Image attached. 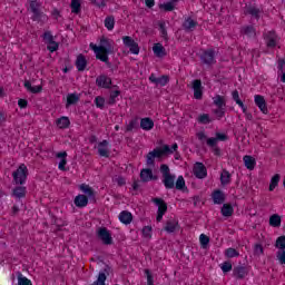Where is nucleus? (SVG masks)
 <instances>
[{
    "instance_id": "50",
    "label": "nucleus",
    "mask_w": 285,
    "mask_h": 285,
    "mask_svg": "<svg viewBox=\"0 0 285 285\" xmlns=\"http://www.w3.org/2000/svg\"><path fill=\"white\" fill-rule=\"evenodd\" d=\"M275 248H279V250H285V236H279L277 239H276V243H275Z\"/></svg>"
},
{
    "instance_id": "39",
    "label": "nucleus",
    "mask_w": 285,
    "mask_h": 285,
    "mask_svg": "<svg viewBox=\"0 0 285 285\" xmlns=\"http://www.w3.org/2000/svg\"><path fill=\"white\" fill-rule=\"evenodd\" d=\"M279 179H282V176L279 174H276L272 177L269 183V193H273L275 190L276 186H279Z\"/></svg>"
},
{
    "instance_id": "19",
    "label": "nucleus",
    "mask_w": 285,
    "mask_h": 285,
    "mask_svg": "<svg viewBox=\"0 0 285 285\" xmlns=\"http://www.w3.org/2000/svg\"><path fill=\"white\" fill-rule=\"evenodd\" d=\"M164 230H166V233H175V230H179V220L176 218L167 220Z\"/></svg>"
},
{
    "instance_id": "9",
    "label": "nucleus",
    "mask_w": 285,
    "mask_h": 285,
    "mask_svg": "<svg viewBox=\"0 0 285 285\" xmlns=\"http://www.w3.org/2000/svg\"><path fill=\"white\" fill-rule=\"evenodd\" d=\"M122 41L126 48H129L132 55H139V43H137L132 37L125 36L122 37Z\"/></svg>"
},
{
    "instance_id": "45",
    "label": "nucleus",
    "mask_w": 285,
    "mask_h": 285,
    "mask_svg": "<svg viewBox=\"0 0 285 285\" xmlns=\"http://www.w3.org/2000/svg\"><path fill=\"white\" fill-rule=\"evenodd\" d=\"M18 277V285H32V281L28 279V277H24L21 272L17 273Z\"/></svg>"
},
{
    "instance_id": "38",
    "label": "nucleus",
    "mask_w": 285,
    "mask_h": 285,
    "mask_svg": "<svg viewBox=\"0 0 285 285\" xmlns=\"http://www.w3.org/2000/svg\"><path fill=\"white\" fill-rule=\"evenodd\" d=\"M79 101V95L77 94H68L66 108H70V106H75Z\"/></svg>"
},
{
    "instance_id": "15",
    "label": "nucleus",
    "mask_w": 285,
    "mask_h": 285,
    "mask_svg": "<svg viewBox=\"0 0 285 285\" xmlns=\"http://www.w3.org/2000/svg\"><path fill=\"white\" fill-rule=\"evenodd\" d=\"M267 48H275L277 46V33L275 31H268L264 35Z\"/></svg>"
},
{
    "instance_id": "49",
    "label": "nucleus",
    "mask_w": 285,
    "mask_h": 285,
    "mask_svg": "<svg viewBox=\"0 0 285 285\" xmlns=\"http://www.w3.org/2000/svg\"><path fill=\"white\" fill-rule=\"evenodd\" d=\"M137 128H139V121H137V119H132L127 125L126 131L131 132V130H137Z\"/></svg>"
},
{
    "instance_id": "4",
    "label": "nucleus",
    "mask_w": 285,
    "mask_h": 285,
    "mask_svg": "<svg viewBox=\"0 0 285 285\" xmlns=\"http://www.w3.org/2000/svg\"><path fill=\"white\" fill-rule=\"evenodd\" d=\"M115 41L110 40V38H106L102 36L100 38V52L102 57H108V55H115Z\"/></svg>"
},
{
    "instance_id": "56",
    "label": "nucleus",
    "mask_w": 285,
    "mask_h": 285,
    "mask_svg": "<svg viewBox=\"0 0 285 285\" xmlns=\"http://www.w3.org/2000/svg\"><path fill=\"white\" fill-rule=\"evenodd\" d=\"M153 227L150 226H145L142 228V237H146V239H150V237H153Z\"/></svg>"
},
{
    "instance_id": "35",
    "label": "nucleus",
    "mask_w": 285,
    "mask_h": 285,
    "mask_svg": "<svg viewBox=\"0 0 285 285\" xmlns=\"http://www.w3.org/2000/svg\"><path fill=\"white\" fill-rule=\"evenodd\" d=\"M80 190H82L85 195H88V197L90 199H94L95 202V197H96L95 189H92L89 185H86V184L80 185Z\"/></svg>"
},
{
    "instance_id": "47",
    "label": "nucleus",
    "mask_w": 285,
    "mask_h": 285,
    "mask_svg": "<svg viewBox=\"0 0 285 285\" xmlns=\"http://www.w3.org/2000/svg\"><path fill=\"white\" fill-rule=\"evenodd\" d=\"M212 121H215V119H212L208 114H203L198 117V124L208 125L212 124Z\"/></svg>"
},
{
    "instance_id": "16",
    "label": "nucleus",
    "mask_w": 285,
    "mask_h": 285,
    "mask_svg": "<svg viewBox=\"0 0 285 285\" xmlns=\"http://www.w3.org/2000/svg\"><path fill=\"white\" fill-rule=\"evenodd\" d=\"M233 275L236 279H244L248 275V267L238 265L233 268Z\"/></svg>"
},
{
    "instance_id": "59",
    "label": "nucleus",
    "mask_w": 285,
    "mask_h": 285,
    "mask_svg": "<svg viewBox=\"0 0 285 285\" xmlns=\"http://www.w3.org/2000/svg\"><path fill=\"white\" fill-rule=\"evenodd\" d=\"M158 26H159L161 37H164V39H168V31L166 30V22H159Z\"/></svg>"
},
{
    "instance_id": "8",
    "label": "nucleus",
    "mask_w": 285,
    "mask_h": 285,
    "mask_svg": "<svg viewBox=\"0 0 285 285\" xmlns=\"http://www.w3.org/2000/svg\"><path fill=\"white\" fill-rule=\"evenodd\" d=\"M193 173L197 179H206V177H208V169H206L204 163H196Z\"/></svg>"
},
{
    "instance_id": "55",
    "label": "nucleus",
    "mask_w": 285,
    "mask_h": 285,
    "mask_svg": "<svg viewBox=\"0 0 285 285\" xmlns=\"http://www.w3.org/2000/svg\"><path fill=\"white\" fill-rule=\"evenodd\" d=\"M232 99L237 104V106H243L244 104L239 98V91L237 89L232 92Z\"/></svg>"
},
{
    "instance_id": "40",
    "label": "nucleus",
    "mask_w": 285,
    "mask_h": 285,
    "mask_svg": "<svg viewBox=\"0 0 285 285\" xmlns=\"http://www.w3.org/2000/svg\"><path fill=\"white\" fill-rule=\"evenodd\" d=\"M71 12L73 14H79V12H81V1L80 0H71Z\"/></svg>"
},
{
    "instance_id": "41",
    "label": "nucleus",
    "mask_w": 285,
    "mask_h": 285,
    "mask_svg": "<svg viewBox=\"0 0 285 285\" xmlns=\"http://www.w3.org/2000/svg\"><path fill=\"white\" fill-rule=\"evenodd\" d=\"M158 8L159 10H164V12H173V10H175V3H173V1L160 3Z\"/></svg>"
},
{
    "instance_id": "54",
    "label": "nucleus",
    "mask_w": 285,
    "mask_h": 285,
    "mask_svg": "<svg viewBox=\"0 0 285 285\" xmlns=\"http://www.w3.org/2000/svg\"><path fill=\"white\" fill-rule=\"evenodd\" d=\"M223 273H230L233 271V263L230 261H226L220 266Z\"/></svg>"
},
{
    "instance_id": "30",
    "label": "nucleus",
    "mask_w": 285,
    "mask_h": 285,
    "mask_svg": "<svg viewBox=\"0 0 285 285\" xmlns=\"http://www.w3.org/2000/svg\"><path fill=\"white\" fill-rule=\"evenodd\" d=\"M269 226L273 228H279L282 226V216L274 214L269 217Z\"/></svg>"
},
{
    "instance_id": "57",
    "label": "nucleus",
    "mask_w": 285,
    "mask_h": 285,
    "mask_svg": "<svg viewBox=\"0 0 285 285\" xmlns=\"http://www.w3.org/2000/svg\"><path fill=\"white\" fill-rule=\"evenodd\" d=\"M47 50H49V52H57L59 50V42L55 40L53 42H49L47 46Z\"/></svg>"
},
{
    "instance_id": "61",
    "label": "nucleus",
    "mask_w": 285,
    "mask_h": 285,
    "mask_svg": "<svg viewBox=\"0 0 285 285\" xmlns=\"http://www.w3.org/2000/svg\"><path fill=\"white\" fill-rule=\"evenodd\" d=\"M254 255H264V246L262 244H256L254 247Z\"/></svg>"
},
{
    "instance_id": "18",
    "label": "nucleus",
    "mask_w": 285,
    "mask_h": 285,
    "mask_svg": "<svg viewBox=\"0 0 285 285\" xmlns=\"http://www.w3.org/2000/svg\"><path fill=\"white\" fill-rule=\"evenodd\" d=\"M153 202L156 206H158L157 213H160L163 215H166L168 213V204L164 198H153Z\"/></svg>"
},
{
    "instance_id": "25",
    "label": "nucleus",
    "mask_w": 285,
    "mask_h": 285,
    "mask_svg": "<svg viewBox=\"0 0 285 285\" xmlns=\"http://www.w3.org/2000/svg\"><path fill=\"white\" fill-rule=\"evenodd\" d=\"M119 222H121V224H125L126 226H128V224H131V222H132V213H130L128 210H122L119 214Z\"/></svg>"
},
{
    "instance_id": "64",
    "label": "nucleus",
    "mask_w": 285,
    "mask_h": 285,
    "mask_svg": "<svg viewBox=\"0 0 285 285\" xmlns=\"http://www.w3.org/2000/svg\"><path fill=\"white\" fill-rule=\"evenodd\" d=\"M276 257H277L279 264H285V250L277 252Z\"/></svg>"
},
{
    "instance_id": "11",
    "label": "nucleus",
    "mask_w": 285,
    "mask_h": 285,
    "mask_svg": "<svg viewBox=\"0 0 285 285\" xmlns=\"http://www.w3.org/2000/svg\"><path fill=\"white\" fill-rule=\"evenodd\" d=\"M149 81L151 83H155L156 87L160 86L161 88H164V86H168V83L170 82V76L163 75V76L156 78L155 73H151L149 76Z\"/></svg>"
},
{
    "instance_id": "14",
    "label": "nucleus",
    "mask_w": 285,
    "mask_h": 285,
    "mask_svg": "<svg viewBox=\"0 0 285 285\" xmlns=\"http://www.w3.org/2000/svg\"><path fill=\"white\" fill-rule=\"evenodd\" d=\"M255 105L259 108L263 115H268V106L266 105V99L262 95H256L254 97Z\"/></svg>"
},
{
    "instance_id": "48",
    "label": "nucleus",
    "mask_w": 285,
    "mask_h": 285,
    "mask_svg": "<svg viewBox=\"0 0 285 285\" xmlns=\"http://www.w3.org/2000/svg\"><path fill=\"white\" fill-rule=\"evenodd\" d=\"M199 242L202 248H208V244H210V237L206 236L205 234H202L199 236Z\"/></svg>"
},
{
    "instance_id": "7",
    "label": "nucleus",
    "mask_w": 285,
    "mask_h": 285,
    "mask_svg": "<svg viewBox=\"0 0 285 285\" xmlns=\"http://www.w3.org/2000/svg\"><path fill=\"white\" fill-rule=\"evenodd\" d=\"M89 48H91L96 55V59H98L99 61H102V63H106L107 68H112V62H110L109 58L106 56H102L101 53V47L100 45L97 46L95 43H90Z\"/></svg>"
},
{
    "instance_id": "44",
    "label": "nucleus",
    "mask_w": 285,
    "mask_h": 285,
    "mask_svg": "<svg viewBox=\"0 0 285 285\" xmlns=\"http://www.w3.org/2000/svg\"><path fill=\"white\" fill-rule=\"evenodd\" d=\"M213 115H215V119H217L218 121H222V119H224V117H226V109L224 108H216L213 109Z\"/></svg>"
},
{
    "instance_id": "29",
    "label": "nucleus",
    "mask_w": 285,
    "mask_h": 285,
    "mask_svg": "<svg viewBox=\"0 0 285 285\" xmlns=\"http://www.w3.org/2000/svg\"><path fill=\"white\" fill-rule=\"evenodd\" d=\"M140 128H142V130H153V128H155V121H153L151 118H142L140 120Z\"/></svg>"
},
{
    "instance_id": "52",
    "label": "nucleus",
    "mask_w": 285,
    "mask_h": 285,
    "mask_svg": "<svg viewBox=\"0 0 285 285\" xmlns=\"http://www.w3.org/2000/svg\"><path fill=\"white\" fill-rule=\"evenodd\" d=\"M226 257L233 258V257H239V252L237 249L229 247L225 250Z\"/></svg>"
},
{
    "instance_id": "5",
    "label": "nucleus",
    "mask_w": 285,
    "mask_h": 285,
    "mask_svg": "<svg viewBox=\"0 0 285 285\" xmlns=\"http://www.w3.org/2000/svg\"><path fill=\"white\" fill-rule=\"evenodd\" d=\"M96 235H97V239L102 242L105 246H112L114 244L112 234L110 233V230H108L107 227H99Z\"/></svg>"
},
{
    "instance_id": "12",
    "label": "nucleus",
    "mask_w": 285,
    "mask_h": 285,
    "mask_svg": "<svg viewBox=\"0 0 285 285\" xmlns=\"http://www.w3.org/2000/svg\"><path fill=\"white\" fill-rule=\"evenodd\" d=\"M96 86L109 90L110 86H112V79L106 75H100L96 78Z\"/></svg>"
},
{
    "instance_id": "34",
    "label": "nucleus",
    "mask_w": 285,
    "mask_h": 285,
    "mask_svg": "<svg viewBox=\"0 0 285 285\" xmlns=\"http://www.w3.org/2000/svg\"><path fill=\"white\" fill-rule=\"evenodd\" d=\"M153 50L154 55H156L157 57H166V48H164L161 43H155Z\"/></svg>"
},
{
    "instance_id": "58",
    "label": "nucleus",
    "mask_w": 285,
    "mask_h": 285,
    "mask_svg": "<svg viewBox=\"0 0 285 285\" xmlns=\"http://www.w3.org/2000/svg\"><path fill=\"white\" fill-rule=\"evenodd\" d=\"M160 173L163 175V177H168L170 174V167H168V165L163 164L160 165Z\"/></svg>"
},
{
    "instance_id": "63",
    "label": "nucleus",
    "mask_w": 285,
    "mask_h": 285,
    "mask_svg": "<svg viewBox=\"0 0 285 285\" xmlns=\"http://www.w3.org/2000/svg\"><path fill=\"white\" fill-rule=\"evenodd\" d=\"M217 138L216 137H212L207 139V146H209V148H215L217 146Z\"/></svg>"
},
{
    "instance_id": "23",
    "label": "nucleus",
    "mask_w": 285,
    "mask_h": 285,
    "mask_svg": "<svg viewBox=\"0 0 285 285\" xmlns=\"http://www.w3.org/2000/svg\"><path fill=\"white\" fill-rule=\"evenodd\" d=\"M163 184L167 190H173L175 188V175L164 176Z\"/></svg>"
},
{
    "instance_id": "60",
    "label": "nucleus",
    "mask_w": 285,
    "mask_h": 285,
    "mask_svg": "<svg viewBox=\"0 0 285 285\" xmlns=\"http://www.w3.org/2000/svg\"><path fill=\"white\" fill-rule=\"evenodd\" d=\"M145 275H147V284L155 285V278L153 276V273H150V269H145Z\"/></svg>"
},
{
    "instance_id": "42",
    "label": "nucleus",
    "mask_w": 285,
    "mask_h": 285,
    "mask_svg": "<svg viewBox=\"0 0 285 285\" xmlns=\"http://www.w3.org/2000/svg\"><path fill=\"white\" fill-rule=\"evenodd\" d=\"M119 95H121L120 90L110 91L109 100L107 101L108 106H115V104H117V97H119Z\"/></svg>"
},
{
    "instance_id": "3",
    "label": "nucleus",
    "mask_w": 285,
    "mask_h": 285,
    "mask_svg": "<svg viewBox=\"0 0 285 285\" xmlns=\"http://www.w3.org/2000/svg\"><path fill=\"white\" fill-rule=\"evenodd\" d=\"M14 184H19L23 186L26 184V179H28V167L26 164H21L17 170L12 174Z\"/></svg>"
},
{
    "instance_id": "2",
    "label": "nucleus",
    "mask_w": 285,
    "mask_h": 285,
    "mask_svg": "<svg viewBox=\"0 0 285 285\" xmlns=\"http://www.w3.org/2000/svg\"><path fill=\"white\" fill-rule=\"evenodd\" d=\"M29 10L32 12L31 21H46L48 16L41 11V3L37 0L29 1Z\"/></svg>"
},
{
    "instance_id": "46",
    "label": "nucleus",
    "mask_w": 285,
    "mask_h": 285,
    "mask_svg": "<svg viewBox=\"0 0 285 285\" xmlns=\"http://www.w3.org/2000/svg\"><path fill=\"white\" fill-rule=\"evenodd\" d=\"M105 28H107V30H114L115 29V16H108L105 19Z\"/></svg>"
},
{
    "instance_id": "24",
    "label": "nucleus",
    "mask_w": 285,
    "mask_h": 285,
    "mask_svg": "<svg viewBox=\"0 0 285 285\" xmlns=\"http://www.w3.org/2000/svg\"><path fill=\"white\" fill-rule=\"evenodd\" d=\"M243 161L247 170H255V166H257V160H255L253 156H248V155L244 156Z\"/></svg>"
},
{
    "instance_id": "43",
    "label": "nucleus",
    "mask_w": 285,
    "mask_h": 285,
    "mask_svg": "<svg viewBox=\"0 0 285 285\" xmlns=\"http://www.w3.org/2000/svg\"><path fill=\"white\" fill-rule=\"evenodd\" d=\"M13 196L17 197L18 199H22L26 197V187L23 186H18L13 189Z\"/></svg>"
},
{
    "instance_id": "31",
    "label": "nucleus",
    "mask_w": 285,
    "mask_h": 285,
    "mask_svg": "<svg viewBox=\"0 0 285 285\" xmlns=\"http://www.w3.org/2000/svg\"><path fill=\"white\" fill-rule=\"evenodd\" d=\"M220 213L223 217H233V213H235V209L233 208V205L230 204H224Z\"/></svg>"
},
{
    "instance_id": "21",
    "label": "nucleus",
    "mask_w": 285,
    "mask_h": 285,
    "mask_svg": "<svg viewBox=\"0 0 285 285\" xmlns=\"http://www.w3.org/2000/svg\"><path fill=\"white\" fill-rule=\"evenodd\" d=\"M98 154L100 157H110V150H108V140H102L98 144Z\"/></svg>"
},
{
    "instance_id": "28",
    "label": "nucleus",
    "mask_w": 285,
    "mask_h": 285,
    "mask_svg": "<svg viewBox=\"0 0 285 285\" xmlns=\"http://www.w3.org/2000/svg\"><path fill=\"white\" fill-rule=\"evenodd\" d=\"M261 12L262 11L257 7H253V6L247 7L246 10H245V14H250V17L256 19V21H259Z\"/></svg>"
},
{
    "instance_id": "17",
    "label": "nucleus",
    "mask_w": 285,
    "mask_h": 285,
    "mask_svg": "<svg viewBox=\"0 0 285 285\" xmlns=\"http://www.w3.org/2000/svg\"><path fill=\"white\" fill-rule=\"evenodd\" d=\"M212 199H213L214 204L222 205V204H224V202H226V194H224L222 191V189H215L212 193Z\"/></svg>"
},
{
    "instance_id": "6",
    "label": "nucleus",
    "mask_w": 285,
    "mask_h": 285,
    "mask_svg": "<svg viewBox=\"0 0 285 285\" xmlns=\"http://www.w3.org/2000/svg\"><path fill=\"white\" fill-rule=\"evenodd\" d=\"M200 61L205 66H214V63H217V60H215V50L207 49L203 51V53L200 55Z\"/></svg>"
},
{
    "instance_id": "53",
    "label": "nucleus",
    "mask_w": 285,
    "mask_h": 285,
    "mask_svg": "<svg viewBox=\"0 0 285 285\" xmlns=\"http://www.w3.org/2000/svg\"><path fill=\"white\" fill-rule=\"evenodd\" d=\"M42 39H43V41H46L48 45H49V43H53V41H55V36H52V32H51V31H46V32L42 35Z\"/></svg>"
},
{
    "instance_id": "62",
    "label": "nucleus",
    "mask_w": 285,
    "mask_h": 285,
    "mask_svg": "<svg viewBox=\"0 0 285 285\" xmlns=\"http://www.w3.org/2000/svg\"><path fill=\"white\" fill-rule=\"evenodd\" d=\"M96 8H106V0H90Z\"/></svg>"
},
{
    "instance_id": "26",
    "label": "nucleus",
    "mask_w": 285,
    "mask_h": 285,
    "mask_svg": "<svg viewBox=\"0 0 285 285\" xmlns=\"http://www.w3.org/2000/svg\"><path fill=\"white\" fill-rule=\"evenodd\" d=\"M213 104L216 106V108L226 109V96L216 95L213 97Z\"/></svg>"
},
{
    "instance_id": "37",
    "label": "nucleus",
    "mask_w": 285,
    "mask_h": 285,
    "mask_svg": "<svg viewBox=\"0 0 285 285\" xmlns=\"http://www.w3.org/2000/svg\"><path fill=\"white\" fill-rule=\"evenodd\" d=\"M230 171L223 169L222 174H220V184L222 186H228V184H230Z\"/></svg>"
},
{
    "instance_id": "20",
    "label": "nucleus",
    "mask_w": 285,
    "mask_h": 285,
    "mask_svg": "<svg viewBox=\"0 0 285 285\" xmlns=\"http://www.w3.org/2000/svg\"><path fill=\"white\" fill-rule=\"evenodd\" d=\"M87 66H88V60L86 59V56H83V53L78 55L76 60V68L78 72H83Z\"/></svg>"
},
{
    "instance_id": "13",
    "label": "nucleus",
    "mask_w": 285,
    "mask_h": 285,
    "mask_svg": "<svg viewBox=\"0 0 285 285\" xmlns=\"http://www.w3.org/2000/svg\"><path fill=\"white\" fill-rule=\"evenodd\" d=\"M140 179L144 184L148 181H157L158 177L153 175V169L145 168L140 170Z\"/></svg>"
},
{
    "instance_id": "36",
    "label": "nucleus",
    "mask_w": 285,
    "mask_h": 285,
    "mask_svg": "<svg viewBox=\"0 0 285 285\" xmlns=\"http://www.w3.org/2000/svg\"><path fill=\"white\" fill-rule=\"evenodd\" d=\"M240 32L246 37H256L257 35L254 26H245L240 29Z\"/></svg>"
},
{
    "instance_id": "22",
    "label": "nucleus",
    "mask_w": 285,
    "mask_h": 285,
    "mask_svg": "<svg viewBox=\"0 0 285 285\" xmlns=\"http://www.w3.org/2000/svg\"><path fill=\"white\" fill-rule=\"evenodd\" d=\"M73 203L77 208H86L88 206V196L79 194L75 197Z\"/></svg>"
},
{
    "instance_id": "32",
    "label": "nucleus",
    "mask_w": 285,
    "mask_h": 285,
    "mask_svg": "<svg viewBox=\"0 0 285 285\" xmlns=\"http://www.w3.org/2000/svg\"><path fill=\"white\" fill-rule=\"evenodd\" d=\"M56 124L58 128H61L62 130L66 128H70V118L62 116L57 119Z\"/></svg>"
},
{
    "instance_id": "10",
    "label": "nucleus",
    "mask_w": 285,
    "mask_h": 285,
    "mask_svg": "<svg viewBox=\"0 0 285 285\" xmlns=\"http://www.w3.org/2000/svg\"><path fill=\"white\" fill-rule=\"evenodd\" d=\"M191 88L194 90V99H204V86H202L200 79H195L191 81Z\"/></svg>"
},
{
    "instance_id": "27",
    "label": "nucleus",
    "mask_w": 285,
    "mask_h": 285,
    "mask_svg": "<svg viewBox=\"0 0 285 285\" xmlns=\"http://www.w3.org/2000/svg\"><path fill=\"white\" fill-rule=\"evenodd\" d=\"M174 188H176V190H181V193H186L188 190L184 176H178L176 183H174Z\"/></svg>"
},
{
    "instance_id": "51",
    "label": "nucleus",
    "mask_w": 285,
    "mask_h": 285,
    "mask_svg": "<svg viewBox=\"0 0 285 285\" xmlns=\"http://www.w3.org/2000/svg\"><path fill=\"white\" fill-rule=\"evenodd\" d=\"M95 104H96L97 108H100V110H104V108L106 106V99L101 96H97L95 98Z\"/></svg>"
},
{
    "instance_id": "33",
    "label": "nucleus",
    "mask_w": 285,
    "mask_h": 285,
    "mask_svg": "<svg viewBox=\"0 0 285 285\" xmlns=\"http://www.w3.org/2000/svg\"><path fill=\"white\" fill-rule=\"evenodd\" d=\"M197 26H198V22L193 20V18H187L183 23L184 30H187V31H193V29L197 28Z\"/></svg>"
},
{
    "instance_id": "1",
    "label": "nucleus",
    "mask_w": 285,
    "mask_h": 285,
    "mask_svg": "<svg viewBox=\"0 0 285 285\" xmlns=\"http://www.w3.org/2000/svg\"><path fill=\"white\" fill-rule=\"evenodd\" d=\"M165 155H173L170 146L164 145L163 147H157L154 150L149 151L146 156V165L149 168H155V159H161Z\"/></svg>"
}]
</instances>
